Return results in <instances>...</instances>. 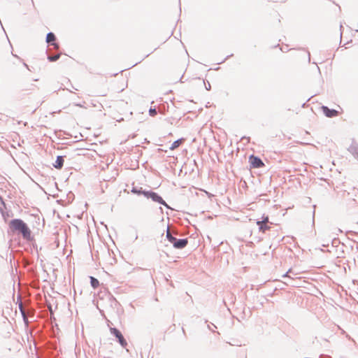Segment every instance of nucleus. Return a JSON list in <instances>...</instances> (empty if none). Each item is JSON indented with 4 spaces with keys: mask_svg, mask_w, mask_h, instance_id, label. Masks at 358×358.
<instances>
[{
    "mask_svg": "<svg viewBox=\"0 0 358 358\" xmlns=\"http://www.w3.org/2000/svg\"><path fill=\"white\" fill-rule=\"evenodd\" d=\"M10 230L13 234L22 235V238L27 241H31L34 239L31 236V231L28 227L27 224L22 219L15 218L12 219L8 224Z\"/></svg>",
    "mask_w": 358,
    "mask_h": 358,
    "instance_id": "f257e3e1",
    "label": "nucleus"
},
{
    "mask_svg": "<svg viewBox=\"0 0 358 358\" xmlns=\"http://www.w3.org/2000/svg\"><path fill=\"white\" fill-rule=\"evenodd\" d=\"M166 237L167 240L173 244L175 249L182 250L185 248L188 244V238H176L171 231L167 229Z\"/></svg>",
    "mask_w": 358,
    "mask_h": 358,
    "instance_id": "f03ea898",
    "label": "nucleus"
},
{
    "mask_svg": "<svg viewBox=\"0 0 358 358\" xmlns=\"http://www.w3.org/2000/svg\"><path fill=\"white\" fill-rule=\"evenodd\" d=\"M110 334L116 338L117 341L122 348H125L127 345V342L123 336L122 332L115 327H110Z\"/></svg>",
    "mask_w": 358,
    "mask_h": 358,
    "instance_id": "7ed1b4c3",
    "label": "nucleus"
},
{
    "mask_svg": "<svg viewBox=\"0 0 358 358\" xmlns=\"http://www.w3.org/2000/svg\"><path fill=\"white\" fill-rule=\"evenodd\" d=\"M145 197L147 199H150L152 201L159 204H164V200L163 198L158 193L152 190H148V192H145Z\"/></svg>",
    "mask_w": 358,
    "mask_h": 358,
    "instance_id": "20e7f679",
    "label": "nucleus"
},
{
    "mask_svg": "<svg viewBox=\"0 0 358 358\" xmlns=\"http://www.w3.org/2000/svg\"><path fill=\"white\" fill-rule=\"evenodd\" d=\"M249 162L250 164V168L252 169H259L264 166V164L260 159V157L255 156L254 155H251L250 156Z\"/></svg>",
    "mask_w": 358,
    "mask_h": 358,
    "instance_id": "39448f33",
    "label": "nucleus"
},
{
    "mask_svg": "<svg viewBox=\"0 0 358 358\" xmlns=\"http://www.w3.org/2000/svg\"><path fill=\"white\" fill-rule=\"evenodd\" d=\"M321 110L323 112L324 115L327 117H337L339 114L338 111L335 109L329 108L326 106H322Z\"/></svg>",
    "mask_w": 358,
    "mask_h": 358,
    "instance_id": "423d86ee",
    "label": "nucleus"
},
{
    "mask_svg": "<svg viewBox=\"0 0 358 358\" xmlns=\"http://www.w3.org/2000/svg\"><path fill=\"white\" fill-rule=\"evenodd\" d=\"M56 41V36L55 35L54 33L52 32H49L46 35V42L51 45H53L55 48H59V44L55 42Z\"/></svg>",
    "mask_w": 358,
    "mask_h": 358,
    "instance_id": "0eeeda50",
    "label": "nucleus"
},
{
    "mask_svg": "<svg viewBox=\"0 0 358 358\" xmlns=\"http://www.w3.org/2000/svg\"><path fill=\"white\" fill-rule=\"evenodd\" d=\"M64 156H57L55 163H53V166L57 169H61L64 166Z\"/></svg>",
    "mask_w": 358,
    "mask_h": 358,
    "instance_id": "6e6552de",
    "label": "nucleus"
},
{
    "mask_svg": "<svg viewBox=\"0 0 358 358\" xmlns=\"http://www.w3.org/2000/svg\"><path fill=\"white\" fill-rule=\"evenodd\" d=\"M348 151L358 159V144L352 143L348 148Z\"/></svg>",
    "mask_w": 358,
    "mask_h": 358,
    "instance_id": "1a4fd4ad",
    "label": "nucleus"
},
{
    "mask_svg": "<svg viewBox=\"0 0 358 358\" xmlns=\"http://www.w3.org/2000/svg\"><path fill=\"white\" fill-rule=\"evenodd\" d=\"M131 192L133 194H137V195H143L145 196V192H148V190L143 189V187H133Z\"/></svg>",
    "mask_w": 358,
    "mask_h": 358,
    "instance_id": "9d476101",
    "label": "nucleus"
},
{
    "mask_svg": "<svg viewBox=\"0 0 358 358\" xmlns=\"http://www.w3.org/2000/svg\"><path fill=\"white\" fill-rule=\"evenodd\" d=\"M257 224L258 225L259 227V231H262L263 233L266 232V231L267 230H269L270 229V227L268 226L267 224H265V223H261V222H257Z\"/></svg>",
    "mask_w": 358,
    "mask_h": 358,
    "instance_id": "9b49d317",
    "label": "nucleus"
},
{
    "mask_svg": "<svg viewBox=\"0 0 358 358\" xmlns=\"http://www.w3.org/2000/svg\"><path fill=\"white\" fill-rule=\"evenodd\" d=\"M183 141H184L183 138H180V139H178V140L173 141L170 147V150H175L176 148H178L181 145V143L183 142Z\"/></svg>",
    "mask_w": 358,
    "mask_h": 358,
    "instance_id": "f8f14e48",
    "label": "nucleus"
},
{
    "mask_svg": "<svg viewBox=\"0 0 358 358\" xmlns=\"http://www.w3.org/2000/svg\"><path fill=\"white\" fill-rule=\"evenodd\" d=\"M90 278L91 286L94 289L97 288L99 286V281L98 280V279H96V278H94L93 276H90Z\"/></svg>",
    "mask_w": 358,
    "mask_h": 358,
    "instance_id": "ddd939ff",
    "label": "nucleus"
},
{
    "mask_svg": "<svg viewBox=\"0 0 358 358\" xmlns=\"http://www.w3.org/2000/svg\"><path fill=\"white\" fill-rule=\"evenodd\" d=\"M110 306L113 308H117V306L120 305L119 302L113 296H110Z\"/></svg>",
    "mask_w": 358,
    "mask_h": 358,
    "instance_id": "4468645a",
    "label": "nucleus"
},
{
    "mask_svg": "<svg viewBox=\"0 0 358 358\" xmlns=\"http://www.w3.org/2000/svg\"><path fill=\"white\" fill-rule=\"evenodd\" d=\"M60 57V54H57L55 55H49L48 56V59L49 62H53L57 61Z\"/></svg>",
    "mask_w": 358,
    "mask_h": 358,
    "instance_id": "2eb2a0df",
    "label": "nucleus"
},
{
    "mask_svg": "<svg viewBox=\"0 0 358 358\" xmlns=\"http://www.w3.org/2000/svg\"><path fill=\"white\" fill-rule=\"evenodd\" d=\"M157 114V109L155 108H150L149 109V115L152 117L155 116Z\"/></svg>",
    "mask_w": 358,
    "mask_h": 358,
    "instance_id": "dca6fc26",
    "label": "nucleus"
},
{
    "mask_svg": "<svg viewBox=\"0 0 358 358\" xmlns=\"http://www.w3.org/2000/svg\"><path fill=\"white\" fill-rule=\"evenodd\" d=\"M268 215H263L262 216V220H257V222H261V223H265V224H267L268 222Z\"/></svg>",
    "mask_w": 358,
    "mask_h": 358,
    "instance_id": "f3484780",
    "label": "nucleus"
},
{
    "mask_svg": "<svg viewBox=\"0 0 358 358\" xmlns=\"http://www.w3.org/2000/svg\"><path fill=\"white\" fill-rule=\"evenodd\" d=\"M339 244H340V241H339L338 238H334L331 241V245H332L333 247H337Z\"/></svg>",
    "mask_w": 358,
    "mask_h": 358,
    "instance_id": "a211bd4d",
    "label": "nucleus"
},
{
    "mask_svg": "<svg viewBox=\"0 0 358 358\" xmlns=\"http://www.w3.org/2000/svg\"><path fill=\"white\" fill-rule=\"evenodd\" d=\"M353 192L355 194V198H353V201L355 203H358V189H353Z\"/></svg>",
    "mask_w": 358,
    "mask_h": 358,
    "instance_id": "6ab92c4d",
    "label": "nucleus"
},
{
    "mask_svg": "<svg viewBox=\"0 0 358 358\" xmlns=\"http://www.w3.org/2000/svg\"><path fill=\"white\" fill-rule=\"evenodd\" d=\"M211 325L213 326L215 328H217V327L213 323H210V324H208V329L214 332V330L212 329Z\"/></svg>",
    "mask_w": 358,
    "mask_h": 358,
    "instance_id": "aec40b11",
    "label": "nucleus"
},
{
    "mask_svg": "<svg viewBox=\"0 0 358 358\" xmlns=\"http://www.w3.org/2000/svg\"><path fill=\"white\" fill-rule=\"evenodd\" d=\"M250 137H247V136H243L241 138V141H244L245 140L246 141V143H249L250 142Z\"/></svg>",
    "mask_w": 358,
    "mask_h": 358,
    "instance_id": "412c9836",
    "label": "nucleus"
},
{
    "mask_svg": "<svg viewBox=\"0 0 358 358\" xmlns=\"http://www.w3.org/2000/svg\"><path fill=\"white\" fill-rule=\"evenodd\" d=\"M205 87L207 90H210L211 88L210 84L208 82V84H205Z\"/></svg>",
    "mask_w": 358,
    "mask_h": 358,
    "instance_id": "4be33fe9",
    "label": "nucleus"
},
{
    "mask_svg": "<svg viewBox=\"0 0 358 358\" xmlns=\"http://www.w3.org/2000/svg\"><path fill=\"white\" fill-rule=\"evenodd\" d=\"M292 273V269H291V268H290V269H289V270H288V271H287L285 274H284L282 277H284V278L287 277V275H288V273Z\"/></svg>",
    "mask_w": 358,
    "mask_h": 358,
    "instance_id": "5701e85b",
    "label": "nucleus"
},
{
    "mask_svg": "<svg viewBox=\"0 0 358 358\" xmlns=\"http://www.w3.org/2000/svg\"><path fill=\"white\" fill-rule=\"evenodd\" d=\"M164 204H162L164 206H165L166 208L171 209V207L167 204V203L164 201Z\"/></svg>",
    "mask_w": 358,
    "mask_h": 358,
    "instance_id": "b1692460",
    "label": "nucleus"
},
{
    "mask_svg": "<svg viewBox=\"0 0 358 358\" xmlns=\"http://www.w3.org/2000/svg\"><path fill=\"white\" fill-rule=\"evenodd\" d=\"M233 56V54H231L230 55H228L221 63L224 62L225 60H227L229 57Z\"/></svg>",
    "mask_w": 358,
    "mask_h": 358,
    "instance_id": "393cba45",
    "label": "nucleus"
},
{
    "mask_svg": "<svg viewBox=\"0 0 358 358\" xmlns=\"http://www.w3.org/2000/svg\"><path fill=\"white\" fill-rule=\"evenodd\" d=\"M76 106H78V107H80V108H83V106L81 104V103H75L74 104Z\"/></svg>",
    "mask_w": 358,
    "mask_h": 358,
    "instance_id": "a878e982",
    "label": "nucleus"
},
{
    "mask_svg": "<svg viewBox=\"0 0 358 358\" xmlns=\"http://www.w3.org/2000/svg\"><path fill=\"white\" fill-rule=\"evenodd\" d=\"M308 62H310V52L308 51Z\"/></svg>",
    "mask_w": 358,
    "mask_h": 358,
    "instance_id": "bb28decb",
    "label": "nucleus"
},
{
    "mask_svg": "<svg viewBox=\"0 0 358 358\" xmlns=\"http://www.w3.org/2000/svg\"><path fill=\"white\" fill-rule=\"evenodd\" d=\"M23 65H24V66H25L28 70H30V69H29L28 65H27L25 62H23Z\"/></svg>",
    "mask_w": 358,
    "mask_h": 358,
    "instance_id": "cd10ccee",
    "label": "nucleus"
},
{
    "mask_svg": "<svg viewBox=\"0 0 358 358\" xmlns=\"http://www.w3.org/2000/svg\"><path fill=\"white\" fill-rule=\"evenodd\" d=\"M12 55H13V57H17V58H18L19 59H20V60H21V58H20V57H19L17 55H15V54H13V53H12Z\"/></svg>",
    "mask_w": 358,
    "mask_h": 358,
    "instance_id": "c85d7f7f",
    "label": "nucleus"
},
{
    "mask_svg": "<svg viewBox=\"0 0 358 358\" xmlns=\"http://www.w3.org/2000/svg\"><path fill=\"white\" fill-rule=\"evenodd\" d=\"M314 218H315V210H313V220H314Z\"/></svg>",
    "mask_w": 358,
    "mask_h": 358,
    "instance_id": "c756f323",
    "label": "nucleus"
},
{
    "mask_svg": "<svg viewBox=\"0 0 358 358\" xmlns=\"http://www.w3.org/2000/svg\"><path fill=\"white\" fill-rule=\"evenodd\" d=\"M159 209H160L161 212H162V213H163V209H162V207H160V208H159Z\"/></svg>",
    "mask_w": 358,
    "mask_h": 358,
    "instance_id": "7c9ffc66",
    "label": "nucleus"
},
{
    "mask_svg": "<svg viewBox=\"0 0 358 358\" xmlns=\"http://www.w3.org/2000/svg\"><path fill=\"white\" fill-rule=\"evenodd\" d=\"M122 120H123V118H121L120 120H118L117 121H118V122H121V121H122Z\"/></svg>",
    "mask_w": 358,
    "mask_h": 358,
    "instance_id": "2f4dec72",
    "label": "nucleus"
},
{
    "mask_svg": "<svg viewBox=\"0 0 358 358\" xmlns=\"http://www.w3.org/2000/svg\"><path fill=\"white\" fill-rule=\"evenodd\" d=\"M23 320L25 321V322H27V319H25V317H23Z\"/></svg>",
    "mask_w": 358,
    "mask_h": 358,
    "instance_id": "473e14b6",
    "label": "nucleus"
},
{
    "mask_svg": "<svg viewBox=\"0 0 358 358\" xmlns=\"http://www.w3.org/2000/svg\"><path fill=\"white\" fill-rule=\"evenodd\" d=\"M342 28H343V25H342V24H341V26H340V29H341Z\"/></svg>",
    "mask_w": 358,
    "mask_h": 358,
    "instance_id": "72a5a7b5",
    "label": "nucleus"
},
{
    "mask_svg": "<svg viewBox=\"0 0 358 358\" xmlns=\"http://www.w3.org/2000/svg\"><path fill=\"white\" fill-rule=\"evenodd\" d=\"M317 69H318L319 72H320V67L317 66Z\"/></svg>",
    "mask_w": 358,
    "mask_h": 358,
    "instance_id": "f704fd0d",
    "label": "nucleus"
},
{
    "mask_svg": "<svg viewBox=\"0 0 358 358\" xmlns=\"http://www.w3.org/2000/svg\"><path fill=\"white\" fill-rule=\"evenodd\" d=\"M320 358H321V357H320Z\"/></svg>",
    "mask_w": 358,
    "mask_h": 358,
    "instance_id": "c9c22d12",
    "label": "nucleus"
}]
</instances>
